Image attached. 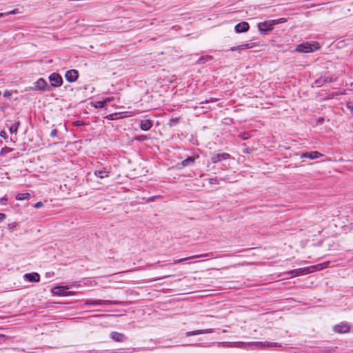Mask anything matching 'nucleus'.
Returning a JSON list of instances; mask_svg holds the SVG:
<instances>
[{
    "label": "nucleus",
    "mask_w": 353,
    "mask_h": 353,
    "mask_svg": "<svg viewBox=\"0 0 353 353\" xmlns=\"http://www.w3.org/2000/svg\"><path fill=\"white\" fill-rule=\"evenodd\" d=\"M30 194L28 192L26 193H19L16 196V199L18 201H23L26 199H29Z\"/></svg>",
    "instance_id": "obj_24"
},
{
    "label": "nucleus",
    "mask_w": 353,
    "mask_h": 353,
    "mask_svg": "<svg viewBox=\"0 0 353 353\" xmlns=\"http://www.w3.org/2000/svg\"><path fill=\"white\" fill-rule=\"evenodd\" d=\"M3 17V14H0V18Z\"/></svg>",
    "instance_id": "obj_47"
},
{
    "label": "nucleus",
    "mask_w": 353,
    "mask_h": 353,
    "mask_svg": "<svg viewBox=\"0 0 353 353\" xmlns=\"http://www.w3.org/2000/svg\"><path fill=\"white\" fill-rule=\"evenodd\" d=\"M85 305H124V301H109V300H86L84 302Z\"/></svg>",
    "instance_id": "obj_4"
},
{
    "label": "nucleus",
    "mask_w": 353,
    "mask_h": 353,
    "mask_svg": "<svg viewBox=\"0 0 353 353\" xmlns=\"http://www.w3.org/2000/svg\"><path fill=\"white\" fill-rule=\"evenodd\" d=\"M97 109L106 108L107 106L105 105V101H97L94 102L92 105Z\"/></svg>",
    "instance_id": "obj_23"
},
{
    "label": "nucleus",
    "mask_w": 353,
    "mask_h": 353,
    "mask_svg": "<svg viewBox=\"0 0 353 353\" xmlns=\"http://www.w3.org/2000/svg\"><path fill=\"white\" fill-rule=\"evenodd\" d=\"M269 21H266L264 22H261L258 24V28L261 34H266L269 31L272 30V26H269Z\"/></svg>",
    "instance_id": "obj_12"
},
{
    "label": "nucleus",
    "mask_w": 353,
    "mask_h": 353,
    "mask_svg": "<svg viewBox=\"0 0 353 353\" xmlns=\"http://www.w3.org/2000/svg\"><path fill=\"white\" fill-rule=\"evenodd\" d=\"M268 21L270 23L269 26H272V28L274 26L278 24L276 19L270 20Z\"/></svg>",
    "instance_id": "obj_33"
},
{
    "label": "nucleus",
    "mask_w": 353,
    "mask_h": 353,
    "mask_svg": "<svg viewBox=\"0 0 353 353\" xmlns=\"http://www.w3.org/2000/svg\"><path fill=\"white\" fill-rule=\"evenodd\" d=\"M199 256H192L190 258H184V259H179L178 261H175L174 263L176 264V263H181L184 261H186L188 260V259H194V258H196V257H199Z\"/></svg>",
    "instance_id": "obj_30"
},
{
    "label": "nucleus",
    "mask_w": 353,
    "mask_h": 353,
    "mask_svg": "<svg viewBox=\"0 0 353 353\" xmlns=\"http://www.w3.org/2000/svg\"><path fill=\"white\" fill-rule=\"evenodd\" d=\"M21 123L20 121H15L14 123H13L9 128V131L11 134H17L18 128H19Z\"/></svg>",
    "instance_id": "obj_22"
},
{
    "label": "nucleus",
    "mask_w": 353,
    "mask_h": 353,
    "mask_svg": "<svg viewBox=\"0 0 353 353\" xmlns=\"http://www.w3.org/2000/svg\"><path fill=\"white\" fill-rule=\"evenodd\" d=\"M212 329L197 330H194V331L187 332L185 335H186V336H191L198 335V334H209V333H212Z\"/></svg>",
    "instance_id": "obj_19"
},
{
    "label": "nucleus",
    "mask_w": 353,
    "mask_h": 353,
    "mask_svg": "<svg viewBox=\"0 0 353 353\" xmlns=\"http://www.w3.org/2000/svg\"><path fill=\"white\" fill-rule=\"evenodd\" d=\"M211 254H212L211 253ZM210 254H205L204 256H210Z\"/></svg>",
    "instance_id": "obj_45"
},
{
    "label": "nucleus",
    "mask_w": 353,
    "mask_h": 353,
    "mask_svg": "<svg viewBox=\"0 0 353 353\" xmlns=\"http://www.w3.org/2000/svg\"><path fill=\"white\" fill-rule=\"evenodd\" d=\"M104 101H105V105H107V103H110L112 101V98H110V97H108L106 98L105 100H103Z\"/></svg>",
    "instance_id": "obj_41"
},
{
    "label": "nucleus",
    "mask_w": 353,
    "mask_h": 353,
    "mask_svg": "<svg viewBox=\"0 0 353 353\" xmlns=\"http://www.w3.org/2000/svg\"><path fill=\"white\" fill-rule=\"evenodd\" d=\"M6 217V215L4 213L0 212V223L3 221Z\"/></svg>",
    "instance_id": "obj_36"
},
{
    "label": "nucleus",
    "mask_w": 353,
    "mask_h": 353,
    "mask_svg": "<svg viewBox=\"0 0 353 353\" xmlns=\"http://www.w3.org/2000/svg\"><path fill=\"white\" fill-rule=\"evenodd\" d=\"M48 79L50 81L48 86L50 87V91H52L55 88L61 86L63 84L62 77L57 72H52L50 74Z\"/></svg>",
    "instance_id": "obj_3"
},
{
    "label": "nucleus",
    "mask_w": 353,
    "mask_h": 353,
    "mask_svg": "<svg viewBox=\"0 0 353 353\" xmlns=\"http://www.w3.org/2000/svg\"><path fill=\"white\" fill-rule=\"evenodd\" d=\"M109 171H107L105 168H103L101 170H95L94 174L96 176L100 179H104L105 177L109 176Z\"/></svg>",
    "instance_id": "obj_20"
},
{
    "label": "nucleus",
    "mask_w": 353,
    "mask_h": 353,
    "mask_svg": "<svg viewBox=\"0 0 353 353\" xmlns=\"http://www.w3.org/2000/svg\"><path fill=\"white\" fill-rule=\"evenodd\" d=\"M145 139H146V137L145 135H141L137 138V140H138V141H144Z\"/></svg>",
    "instance_id": "obj_37"
},
{
    "label": "nucleus",
    "mask_w": 353,
    "mask_h": 353,
    "mask_svg": "<svg viewBox=\"0 0 353 353\" xmlns=\"http://www.w3.org/2000/svg\"><path fill=\"white\" fill-rule=\"evenodd\" d=\"M153 125V122L150 119H145L141 121L140 128L143 131L149 130Z\"/></svg>",
    "instance_id": "obj_18"
},
{
    "label": "nucleus",
    "mask_w": 353,
    "mask_h": 353,
    "mask_svg": "<svg viewBox=\"0 0 353 353\" xmlns=\"http://www.w3.org/2000/svg\"><path fill=\"white\" fill-rule=\"evenodd\" d=\"M17 13H19L18 10L17 9H14V10H12L11 11H9V12H4V13H1L3 14V17H5V16H7V15H10V14H17Z\"/></svg>",
    "instance_id": "obj_29"
},
{
    "label": "nucleus",
    "mask_w": 353,
    "mask_h": 353,
    "mask_svg": "<svg viewBox=\"0 0 353 353\" xmlns=\"http://www.w3.org/2000/svg\"><path fill=\"white\" fill-rule=\"evenodd\" d=\"M212 59V57L210 55H207L205 57H201L197 62L199 63H205L207 61H211Z\"/></svg>",
    "instance_id": "obj_25"
},
{
    "label": "nucleus",
    "mask_w": 353,
    "mask_h": 353,
    "mask_svg": "<svg viewBox=\"0 0 353 353\" xmlns=\"http://www.w3.org/2000/svg\"><path fill=\"white\" fill-rule=\"evenodd\" d=\"M43 205V203L41 201H39L36 203L34 205L35 208H39Z\"/></svg>",
    "instance_id": "obj_34"
},
{
    "label": "nucleus",
    "mask_w": 353,
    "mask_h": 353,
    "mask_svg": "<svg viewBox=\"0 0 353 353\" xmlns=\"http://www.w3.org/2000/svg\"><path fill=\"white\" fill-rule=\"evenodd\" d=\"M276 20H277L278 24L283 23H285V22L287 21V19L285 18H280V19H276Z\"/></svg>",
    "instance_id": "obj_35"
},
{
    "label": "nucleus",
    "mask_w": 353,
    "mask_h": 353,
    "mask_svg": "<svg viewBox=\"0 0 353 353\" xmlns=\"http://www.w3.org/2000/svg\"><path fill=\"white\" fill-rule=\"evenodd\" d=\"M347 107L350 110L351 113H353V105H351L350 103H347Z\"/></svg>",
    "instance_id": "obj_38"
},
{
    "label": "nucleus",
    "mask_w": 353,
    "mask_h": 353,
    "mask_svg": "<svg viewBox=\"0 0 353 353\" xmlns=\"http://www.w3.org/2000/svg\"><path fill=\"white\" fill-rule=\"evenodd\" d=\"M57 132H58L56 128H54L52 130L50 136L51 137H55L57 135Z\"/></svg>",
    "instance_id": "obj_31"
},
{
    "label": "nucleus",
    "mask_w": 353,
    "mask_h": 353,
    "mask_svg": "<svg viewBox=\"0 0 353 353\" xmlns=\"http://www.w3.org/2000/svg\"><path fill=\"white\" fill-rule=\"evenodd\" d=\"M230 158V154L226 152L214 154L211 157L213 163H217L223 160H227Z\"/></svg>",
    "instance_id": "obj_8"
},
{
    "label": "nucleus",
    "mask_w": 353,
    "mask_h": 353,
    "mask_svg": "<svg viewBox=\"0 0 353 353\" xmlns=\"http://www.w3.org/2000/svg\"><path fill=\"white\" fill-rule=\"evenodd\" d=\"M123 112H116L113 114H108L105 117L106 119L108 120H117L119 119L123 118V116L122 115Z\"/></svg>",
    "instance_id": "obj_21"
},
{
    "label": "nucleus",
    "mask_w": 353,
    "mask_h": 353,
    "mask_svg": "<svg viewBox=\"0 0 353 353\" xmlns=\"http://www.w3.org/2000/svg\"><path fill=\"white\" fill-rule=\"evenodd\" d=\"M0 136L4 139H6L7 138V134L5 131H1L0 132Z\"/></svg>",
    "instance_id": "obj_39"
},
{
    "label": "nucleus",
    "mask_w": 353,
    "mask_h": 353,
    "mask_svg": "<svg viewBox=\"0 0 353 353\" xmlns=\"http://www.w3.org/2000/svg\"><path fill=\"white\" fill-rule=\"evenodd\" d=\"M320 46L318 42H307L296 46V51L299 52L310 53L318 50Z\"/></svg>",
    "instance_id": "obj_2"
},
{
    "label": "nucleus",
    "mask_w": 353,
    "mask_h": 353,
    "mask_svg": "<svg viewBox=\"0 0 353 353\" xmlns=\"http://www.w3.org/2000/svg\"><path fill=\"white\" fill-rule=\"evenodd\" d=\"M24 278L30 282L37 283L40 281V275L37 272L26 273Z\"/></svg>",
    "instance_id": "obj_16"
},
{
    "label": "nucleus",
    "mask_w": 353,
    "mask_h": 353,
    "mask_svg": "<svg viewBox=\"0 0 353 353\" xmlns=\"http://www.w3.org/2000/svg\"><path fill=\"white\" fill-rule=\"evenodd\" d=\"M179 123V118H172L168 122V125L170 127L175 126Z\"/></svg>",
    "instance_id": "obj_27"
},
{
    "label": "nucleus",
    "mask_w": 353,
    "mask_h": 353,
    "mask_svg": "<svg viewBox=\"0 0 353 353\" xmlns=\"http://www.w3.org/2000/svg\"><path fill=\"white\" fill-rule=\"evenodd\" d=\"M350 326L347 323H341L334 327V330L337 333H347L350 332Z\"/></svg>",
    "instance_id": "obj_15"
},
{
    "label": "nucleus",
    "mask_w": 353,
    "mask_h": 353,
    "mask_svg": "<svg viewBox=\"0 0 353 353\" xmlns=\"http://www.w3.org/2000/svg\"><path fill=\"white\" fill-rule=\"evenodd\" d=\"M110 338L116 342H123L126 339V336L123 334L117 332H112Z\"/></svg>",
    "instance_id": "obj_17"
},
{
    "label": "nucleus",
    "mask_w": 353,
    "mask_h": 353,
    "mask_svg": "<svg viewBox=\"0 0 353 353\" xmlns=\"http://www.w3.org/2000/svg\"><path fill=\"white\" fill-rule=\"evenodd\" d=\"M301 159L303 158H308L310 159H316L323 156V154L317 152V151H312L310 152H302L299 154Z\"/></svg>",
    "instance_id": "obj_11"
},
{
    "label": "nucleus",
    "mask_w": 353,
    "mask_h": 353,
    "mask_svg": "<svg viewBox=\"0 0 353 353\" xmlns=\"http://www.w3.org/2000/svg\"><path fill=\"white\" fill-rule=\"evenodd\" d=\"M215 101H216V99H211L209 101H206L205 102H201V103L203 104V103H210V102H215Z\"/></svg>",
    "instance_id": "obj_43"
},
{
    "label": "nucleus",
    "mask_w": 353,
    "mask_h": 353,
    "mask_svg": "<svg viewBox=\"0 0 353 353\" xmlns=\"http://www.w3.org/2000/svg\"><path fill=\"white\" fill-rule=\"evenodd\" d=\"M250 29V24L246 21H241L234 26V30L236 33L246 32Z\"/></svg>",
    "instance_id": "obj_9"
},
{
    "label": "nucleus",
    "mask_w": 353,
    "mask_h": 353,
    "mask_svg": "<svg viewBox=\"0 0 353 353\" xmlns=\"http://www.w3.org/2000/svg\"><path fill=\"white\" fill-rule=\"evenodd\" d=\"M12 96V92L9 90H5L3 92V97L6 98H10Z\"/></svg>",
    "instance_id": "obj_32"
},
{
    "label": "nucleus",
    "mask_w": 353,
    "mask_h": 353,
    "mask_svg": "<svg viewBox=\"0 0 353 353\" xmlns=\"http://www.w3.org/2000/svg\"><path fill=\"white\" fill-rule=\"evenodd\" d=\"M222 346L225 347H237L245 350H266L271 347H281L284 349L281 344L276 342L253 341V342H223Z\"/></svg>",
    "instance_id": "obj_1"
},
{
    "label": "nucleus",
    "mask_w": 353,
    "mask_h": 353,
    "mask_svg": "<svg viewBox=\"0 0 353 353\" xmlns=\"http://www.w3.org/2000/svg\"><path fill=\"white\" fill-rule=\"evenodd\" d=\"M327 264H328V263H324V265H325V267H326Z\"/></svg>",
    "instance_id": "obj_46"
},
{
    "label": "nucleus",
    "mask_w": 353,
    "mask_h": 353,
    "mask_svg": "<svg viewBox=\"0 0 353 353\" xmlns=\"http://www.w3.org/2000/svg\"><path fill=\"white\" fill-rule=\"evenodd\" d=\"M54 272H46V277H49V278H50V277H51V276H54Z\"/></svg>",
    "instance_id": "obj_40"
},
{
    "label": "nucleus",
    "mask_w": 353,
    "mask_h": 353,
    "mask_svg": "<svg viewBox=\"0 0 353 353\" xmlns=\"http://www.w3.org/2000/svg\"><path fill=\"white\" fill-rule=\"evenodd\" d=\"M79 77V72L75 69L68 70L65 74V78L68 82H74Z\"/></svg>",
    "instance_id": "obj_7"
},
{
    "label": "nucleus",
    "mask_w": 353,
    "mask_h": 353,
    "mask_svg": "<svg viewBox=\"0 0 353 353\" xmlns=\"http://www.w3.org/2000/svg\"><path fill=\"white\" fill-rule=\"evenodd\" d=\"M254 46L255 45L253 43H245L240 46L232 47L229 50H227L226 51H239V52H241L242 50L250 49L254 48Z\"/></svg>",
    "instance_id": "obj_13"
},
{
    "label": "nucleus",
    "mask_w": 353,
    "mask_h": 353,
    "mask_svg": "<svg viewBox=\"0 0 353 353\" xmlns=\"http://www.w3.org/2000/svg\"><path fill=\"white\" fill-rule=\"evenodd\" d=\"M68 287L57 285L52 288V292L54 295L65 296L71 295L72 292L68 291Z\"/></svg>",
    "instance_id": "obj_6"
},
{
    "label": "nucleus",
    "mask_w": 353,
    "mask_h": 353,
    "mask_svg": "<svg viewBox=\"0 0 353 353\" xmlns=\"http://www.w3.org/2000/svg\"><path fill=\"white\" fill-rule=\"evenodd\" d=\"M285 274H286L287 276H290V277H295V276H298L296 269L288 271L285 273Z\"/></svg>",
    "instance_id": "obj_28"
},
{
    "label": "nucleus",
    "mask_w": 353,
    "mask_h": 353,
    "mask_svg": "<svg viewBox=\"0 0 353 353\" xmlns=\"http://www.w3.org/2000/svg\"><path fill=\"white\" fill-rule=\"evenodd\" d=\"M30 90L34 91L39 90L41 92H50L48 83L43 78H39L37 81H35L34 83V85L30 88Z\"/></svg>",
    "instance_id": "obj_5"
},
{
    "label": "nucleus",
    "mask_w": 353,
    "mask_h": 353,
    "mask_svg": "<svg viewBox=\"0 0 353 353\" xmlns=\"http://www.w3.org/2000/svg\"><path fill=\"white\" fill-rule=\"evenodd\" d=\"M8 201V199L6 196H4L3 198L1 199V203L3 204H5V203Z\"/></svg>",
    "instance_id": "obj_42"
},
{
    "label": "nucleus",
    "mask_w": 353,
    "mask_h": 353,
    "mask_svg": "<svg viewBox=\"0 0 353 353\" xmlns=\"http://www.w3.org/2000/svg\"><path fill=\"white\" fill-rule=\"evenodd\" d=\"M335 81V79L330 76L324 75L321 76L319 79H317L315 81V83L317 85L318 87L322 86L324 84L330 83Z\"/></svg>",
    "instance_id": "obj_10"
},
{
    "label": "nucleus",
    "mask_w": 353,
    "mask_h": 353,
    "mask_svg": "<svg viewBox=\"0 0 353 353\" xmlns=\"http://www.w3.org/2000/svg\"><path fill=\"white\" fill-rule=\"evenodd\" d=\"M199 158V156L198 154L192 156V157H188L186 159H185L184 160H183L179 165H181L182 167H188V166L193 165L196 159H197Z\"/></svg>",
    "instance_id": "obj_14"
},
{
    "label": "nucleus",
    "mask_w": 353,
    "mask_h": 353,
    "mask_svg": "<svg viewBox=\"0 0 353 353\" xmlns=\"http://www.w3.org/2000/svg\"><path fill=\"white\" fill-rule=\"evenodd\" d=\"M296 270L298 276H299L301 274H307L310 272V271H309L310 268H299V269H296Z\"/></svg>",
    "instance_id": "obj_26"
},
{
    "label": "nucleus",
    "mask_w": 353,
    "mask_h": 353,
    "mask_svg": "<svg viewBox=\"0 0 353 353\" xmlns=\"http://www.w3.org/2000/svg\"><path fill=\"white\" fill-rule=\"evenodd\" d=\"M75 125H81V122H80V121H77Z\"/></svg>",
    "instance_id": "obj_44"
}]
</instances>
